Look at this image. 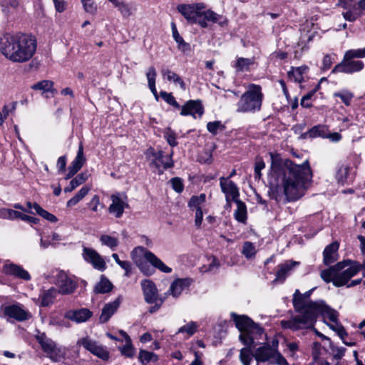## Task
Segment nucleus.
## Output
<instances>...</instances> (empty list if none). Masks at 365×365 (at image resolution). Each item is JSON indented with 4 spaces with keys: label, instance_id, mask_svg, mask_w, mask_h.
Listing matches in <instances>:
<instances>
[{
    "label": "nucleus",
    "instance_id": "obj_1",
    "mask_svg": "<svg viewBox=\"0 0 365 365\" xmlns=\"http://www.w3.org/2000/svg\"><path fill=\"white\" fill-rule=\"evenodd\" d=\"M271 170L269 175V196L277 202L296 201L305 193L312 173L308 160L302 164L270 153Z\"/></svg>",
    "mask_w": 365,
    "mask_h": 365
},
{
    "label": "nucleus",
    "instance_id": "obj_2",
    "mask_svg": "<svg viewBox=\"0 0 365 365\" xmlns=\"http://www.w3.org/2000/svg\"><path fill=\"white\" fill-rule=\"evenodd\" d=\"M292 304L298 314L292 315L289 319L280 321L282 329H290L292 331L312 327L318 314L324 311L325 307L324 302L322 300L307 301L299 289H296L293 294Z\"/></svg>",
    "mask_w": 365,
    "mask_h": 365
},
{
    "label": "nucleus",
    "instance_id": "obj_3",
    "mask_svg": "<svg viewBox=\"0 0 365 365\" xmlns=\"http://www.w3.org/2000/svg\"><path fill=\"white\" fill-rule=\"evenodd\" d=\"M36 51L34 38L26 34H6L0 39V51L13 63H25L32 58Z\"/></svg>",
    "mask_w": 365,
    "mask_h": 365
},
{
    "label": "nucleus",
    "instance_id": "obj_4",
    "mask_svg": "<svg viewBox=\"0 0 365 365\" xmlns=\"http://www.w3.org/2000/svg\"><path fill=\"white\" fill-rule=\"evenodd\" d=\"M360 269L361 266L357 262L343 260L322 270L320 276L324 282H332L335 287H340L345 285Z\"/></svg>",
    "mask_w": 365,
    "mask_h": 365
},
{
    "label": "nucleus",
    "instance_id": "obj_5",
    "mask_svg": "<svg viewBox=\"0 0 365 365\" xmlns=\"http://www.w3.org/2000/svg\"><path fill=\"white\" fill-rule=\"evenodd\" d=\"M206 8L204 3L181 4L177 6V10L189 23L197 24L202 28H207V21L217 23L221 16Z\"/></svg>",
    "mask_w": 365,
    "mask_h": 365
},
{
    "label": "nucleus",
    "instance_id": "obj_6",
    "mask_svg": "<svg viewBox=\"0 0 365 365\" xmlns=\"http://www.w3.org/2000/svg\"><path fill=\"white\" fill-rule=\"evenodd\" d=\"M230 315L240 331L239 339L242 343L247 346H255V341L259 340L264 334V329L246 315H238L234 312Z\"/></svg>",
    "mask_w": 365,
    "mask_h": 365
},
{
    "label": "nucleus",
    "instance_id": "obj_7",
    "mask_svg": "<svg viewBox=\"0 0 365 365\" xmlns=\"http://www.w3.org/2000/svg\"><path fill=\"white\" fill-rule=\"evenodd\" d=\"M263 94L259 85H248L246 92L242 95L237 103V111L242 113H255L259 110Z\"/></svg>",
    "mask_w": 365,
    "mask_h": 365
},
{
    "label": "nucleus",
    "instance_id": "obj_8",
    "mask_svg": "<svg viewBox=\"0 0 365 365\" xmlns=\"http://www.w3.org/2000/svg\"><path fill=\"white\" fill-rule=\"evenodd\" d=\"M278 342L272 346L264 344L254 350L255 359L257 363L269 362L278 365H288L285 358L277 350Z\"/></svg>",
    "mask_w": 365,
    "mask_h": 365
},
{
    "label": "nucleus",
    "instance_id": "obj_9",
    "mask_svg": "<svg viewBox=\"0 0 365 365\" xmlns=\"http://www.w3.org/2000/svg\"><path fill=\"white\" fill-rule=\"evenodd\" d=\"M53 282L58 288V292L62 294H70L76 288V283L62 270H56L52 273Z\"/></svg>",
    "mask_w": 365,
    "mask_h": 365
},
{
    "label": "nucleus",
    "instance_id": "obj_10",
    "mask_svg": "<svg viewBox=\"0 0 365 365\" xmlns=\"http://www.w3.org/2000/svg\"><path fill=\"white\" fill-rule=\"evenodd\" d=\"M77 344L82 346L85 349L103 361L109 359L110 354L106 347L88 336L80 339L77 341Z\"/></svg>",
    "mask_w": 365,
    "mask_h": 365
},
{
    "label": "nucleus",
    "instance_id": "obj_11",
    "mask_svg": "<svg viewBox=\"0 0 365 365\" xmlns=\"http://www.w3.org/2000/svg\"><path fill=\"white\" fill-rule=\"evenodd\" d=\"M36 339L41 345L43 351L48 354L52 360L58 361L61 359L62 354L60 349L56 347L54 341L47 337L45 333L38 332L36 335Z\"/></svg>",
    "mask_w": 365,
    "mask_h": 365
},
{
    "label": "nucleus",
    "instance_id": "obj_12",
    "mask_svg": "<svg viewBox=\"0 0 365 365\" xmlns=\"http://www.w3.org/2000/svg\"><path fill=\"white\" fill-rule=\"evenodd\" d=\"M220 186L222 192L225 195L227 205H230L232 202L239 200L240 191L235 182L228 180V178L221 177L220 178Z\"/></svg>",
    "mask_w": 365,
    "mask_h": 365
},
{
    "label": "nucleus",
    "instance_id": "obj_13",
    "mask_svg": "<svg viewBox=\"0 0 365 365\" xmlns=\"http://www.w3.org/2000/svg\"><path fill=\"white\" fill-rule=\"evenodd\" d=\"M110 200L112 203L108 207L109 212L117 218L120 217L125 208L128 207L127 195L124 192H116L111 195Z\"/></svg>",
    "mask_w": 365,
    "mask_h": 365
},
{
    "label": "nucleus",
    "instance_id": "obj_14",
    "mask_svg": "<svg viewBox=\"0 0 365 365\" xmlns=\"http://www.w3.org/2000/svg\"><path fill=\"white\" fill-rule=\"evenodd\" d=\"M364 67V64L363 61L360 60L355 61L351 58H345L344 56L343 61L335 66L332 70V73H344L351 74L361 71Z\"/></svg>",
    "mask_w": 365,
    "mask_h": 365
},
{
    "label": "nucleus",
    "instance_id": "obj_15",
    "mask_svg": "<svg viewBox=\"0 0 365 365\" xmlns=\"http://www.w3.org/2000/svg\"><path fill=\"white\" fill-rule=\"evenodd\" d=\"M82 256L83 259L91 264L96 269L103 272L106 269L104 259L94 249L83 247Z\"/></svg>",
    "mask_w": 365,
    "mask_h": 365
},
{
    "label": "nucleus",
    "instance_id": "obj_16",
    "mask_svg": "<svg viewBox=\"0 0 365 365\" xmlns=\"http://www.w3.org/2000/svg\"><path fill=\"white\" fill-rule=\"evenodd\" d=\"M4 314L5 316L14 319L18 322L26 321L32 317L31 314L21 304L5 307Z\"/></svg>",
    "mask_w": 365,
    "mask_h": 365
},
{
    "label": "nucleus",
    "instance_id": "obj_17",
    "mask_svg": "<svg viewBox=\"0 0 365 365\" xmlns=\"http://www.w3.org/2000/svg\"><path fill=\"white\" fill-rule=\"evenodd\" d=\"M144 299L148 304H153L158 301V291L153 282L150 279H143L140 282Z\"/></svg>",
    "mask_w": 365,
    "mask_h": 365
},
{
    "label": "nucleus",
    "instance_id": "obj_18",
    "mask_svg": "<svg viewBox=\"0 0 365 365\" xmlns=\"http://www.w3.org/2000/svg\"><path fill=\"white\" fill-rule=\"evenodd\" d=\"M93 312L88 308L70 309L65 313V317L77 324L86 322L93 317Z\"/></svg>",
    "mask_w": 365,
    "mask_h": 365
},
{
    "label": "nucleus",
    "instance_id": "obj_19",
    "mask_svg": "<svg viewBox=\"0 0 365 365\" xmlns=\"http://www.w3.org/2000/svg\"><path fill=\"white\" fill-rule=\"evenodd\" d=\"M123 301L122 296L118 297L113 302L106 304L101 311L99 317L101 323L104 324L108 322L111 317L116 312L120 304Z\"/></svg>",
    "mask_w": 365,
    "mask_h": 365
},
{
    "label": "nucleus",
    "instance_id": "obj_20",
    "mask_svg": "<svg viewBox=\"0 0 365 365\" xmlns=\"http://www.w3.org/2000/svg\"><path fill=\"white\" fill-rule=\"evenodd\" d=\"M354 173L353 168L347 163H342L338 165L336 173V178L339 183L344 184L353 180Z\"/></svg>",
    "mask_w": 365,
    "mask_h": 365
},
{
    "label": "nucleus",
    "instance_id": "obj_21",
    "mask_svg": "<svg viewBox=\"0 0 365 365\" xmlns=\"http://www.w3.org/2000/svg\"><path fill=\"white\" fill-rule=\"evenodd\" d=\"M339 245L335 241L327 245L323 251V263L329 266L335 262L339 257L338 250Z\"/></svg>",
    "mask_w": 365,
    "mask_h": 365
},
{
    "label": "nucleus",
    "instance_id": "obj_22",
    "mask_svg": "<svg viewBox=\"0 0 365 365\" xmlns=\"http://www.w3.org/2000/svg\"><path fill=\"white\" fill-rule=\"evenodd\" d=\"M31 89L39 91L45 98H52L56 93L53 88V82L49 80H43L31 86Z\"/></svg>",
    "mask_w": 365,
    "mask_h": 365
},
{
    "label": "nucleus",
    "instance_id": "obj_23",
    "mask_svg": "<svg viewBox=\"0 0 365 365\" xmlns=\"http://www.w3.org/2000/svg\"><path fill=\"white\" fill-rule=\"evenodd\" d=\"M4 271L6 274L14 276L15 277L29 281L31 275L21 266L16 264H9L4 266Z\"/></svg>",
    "mask_w": 365,
    "mask_h": 365
},
{
    "label": "nucleus",
    "instance_id": "obj_24",
    "mask_svg": "<svg viewBox=\"0 0 365 365\" xmlns=\"http://www.w3.org/2000/svg\"><path fill=\"white\" fill-rule=\"evenodd\" d=\"M192 279L189 278L177 279L172 282L168 292L174 297H178L185 288L190 285Z\"/></svg>",
    "mask_w": 365,
    "mask_h": 365
},
{
    "label": "nucleus",
    "instance_id": "obj_25",
    "mask_svg": "<svg viewBox=\"0 0 365 365\" xmlns=\"http://www.w3.org/2000/svg\"><path fill=\"white\" fill-rule=\"evenodd\" d=\"M204 108L201 101L190 100L182 107L180 114H203Z\"/></svg>",
    "mask_w": 365,
    "mask_h": 365
},
{
    "label": "nucleus",
    "instance_id": "obj_26",
    "mask_svg": "<svg viewBox=\"0 0 365 365\" xmlns=\"http://www.w3.org/2000/svg\"><path fill=\"white\" fill-rule=\"evenodd\" d=\"M255 65V58L238 57L232 62V66L237 72H248Z\"/></svg>",
    "mask_w": 365,
    "mask_h": 365
},
{
    "label": "nucleus",
    "instance_id": "obj_27",
    "mask_svg": "<svg viewBox=\"0 0 365 365\" xmlns=\"http://www.w3.org/2000/svg\"><path fill=\"white\" fill-rule=\"evenodd\" d=\"M298 264L299 262L295 261H287L279 264L275 280L283 282L293 268Z\"/></svg>",
    "mask_w": 365,
    "mask_h": 365
},
{
    "label": "nucleus",
    "instance_id": "obj_28",
    "mask_svg": "<svg viewBox=\"0 0 365 365\" xmlns=\"http://www.w3.org/2000/svg\"><path fill=\"white\" fill-rule=\"evenodd\" d=\"M145 259L155 268L158 269L164 273H170L172 269L165 265L161 259L150 251L145 253Z\"/></svg>",
    "mask_w": 365,
    "mask_h": 365
},
{
    "label": "nucleus",
    "instance_id": "obj_29",
    "mask_svg": "<svg viewBox=\"0 0 365 365\" xmlns=\"http://www.w3.org/2000/svg\"><path fill=\"white\" fill-rule=\"evenodd\" d=\"M172 34L174 40L178 44V48L183 53L190 51V46L185 42L183 38L180 35L178 31L176 25L174 22L171 24Z\"/></svg>",
    "mask_w": 365,
    "mask_h": 365
},
{
    "label": "nucleus",
    "instance_id": "obj_30",
    "mask_svg": "<svg viewBox=\"0 0 365 365\" xmlns=\"http://www.w3.org/2000/svg\"><path fill=\"white\" fill-rule=\"evenodd\" d=\"M163 78L167 79L170 82L178 84L181 89L185 90V83L183 80L174 71L168 68H163L161 70Z\"/></svg>",
    "mask_w": 365,
    "mask_h": 365
},
{
    "label": "nucleus",
    "instance_id": "obj_31",
    "mask_svg": "<svg viewBox=\"0 0 365 365\" xmlns=\"http://www.w3.org/2000/svg\"><path fill=\"white\" fill-rule=\"evenodd\" d=\"M328 134V128L327 125H317L312 127L307 132L304 133L305 137L314 138L320 137L322 138H327Z\"/></svg>",
    "mask_w": 365,
    "mask_h": 365
},
{
    "label": "nucleus",
    "instance_id": "obj_32",
    "mask_svg": "<svg viewBox=\"0 0 365 365\" xmlns=\"http://www.w3.org/2000/svg\"><path fill=\"white\" fill-rule=\"evenodd\" d=\"M160 153V156L157 157V162L160 165V168L162 166L164 170H167L168 168H171L174 166V161L173 160V151L171 150L169 155H165L164 152L162 150H159ZM160 173L162 171L158 170Z\"/></svg>",
    "mask_w": 365,
    "mask_h": 365
},
{
    "label": "nucleus",
    "instance_id": "obj_33",
    "mask_svg": "<svg viewBox=\"0 0 365 365\" xmlns=\"http://www.w3.org/2000/svg\"><path fill=\"white\" fill-rule=\"evenodd\" d=\"M237 205V209L235 211V218L239 222L245 223L247 220V207L245 202L240 199L234 201Z\"/></svg>",
    "mask_w": 365,
    "mask_h": 365
},
{
    "label": "nucleus",
    "instance_id": "obj_34",
    "mask_svg": "<svg viewBox=\"0 0 365 365\" xmlns=\"http://www.w3.org/2000/svg\"><path fill=\"white\" fill-rule=\"evenodd\" d=\"M253 348L254 346H246L240 349L239 358L242 365H251V362L255 358L254 353L252 351Z\"/></svg>",
    "mask_w": 365,
    "mask_h": 365
},
{
    "label": "nucleus",
    "instance_id": "obj_35",
    "mask_svg": "<svg viewBox=\"0 0 365 365\" xmlns=\"http://www.w3.org/2000/svg\"><path fill=\"white\" fill-rule=\"evenodd\" d=\"M308 70L307 67H297L292 68L291 71L288 72V78L290 81L301 83L304 80V74L306 73Z\"/></svg>",
    "mask_w": 365,
    "mask_h": 365
},
{
    "label": "nucleus",
    "instance_id": "obj_36",
    "mask_svg": "<svg viewBox=\"0 0 365 365\" xmlns=\"http://www.w3.org/2000/svg\"><path fill=\"white\" fill-rule=\"evenodd\" d=\"M333 96L334 98H339L340 101L346 106L351 105V101L354 98V93L351 91L346 88L339 90L338 91L334 93Z\"/></svg>",
    "mask_w": 365,
    "mask_h": 365
},
{
    "label": "nucleus",
    "instance_id": "obj_37",
    "mask_svg": "<svg viewBox=\"0 0 365 365\" xmlns=\"http://www.w3.org/2000/svg\"><path fill=\"white\" fill-rule=\"evenodd\" d=\"M115 6L118 8V11L124 18H128L130 16L133 15L136 10L134 5L124 1H118Z\"/></svg>",
    "mask_w": 365,
    "mask_h": 365
},
{
    "label": "nucleus",
    "instance_id": "obj_38",
    "mask_svg": "<svg viewBox=\"0 0 365 365\" xmlns=\"http://www.w3.org/2000/svg\"><path fill=\"white\" fill-rule=\"evenodd\" d=\"M112 288V283L104 276H101L100 281L95 286L94 291L96 293L104 294L109 292Z\"/></svg>",
    "mask_w": 365,
    "mask_h": 365
},
{
    "label": "nucleus",
    "instance_id": "obj_39",
    "mask_svg": "<svg viewBox=\"0 0 365 365\" xmlns=\"http://www.w3.org/2000/svg\"><path fill=\"white\" fill-rule=\"evenodd\" d=\"M58 290L53 287L44 292L40 297L41 298V306L48 307L53 302V299L56 297Z\"/></svg>",
    "mask_w": 365,
    "mask_h": 365
},
{
    "label": "nucleus",
    "instance_id": "obj_40",
    "mask_svg": "<svg viewBox=\"0 0 365 365\" xmlns=\"http://www.w3.org/2000/svg\"><path fill=\"white\" fill-rule=\"evenodd\" d=\"M87 180V175L85 173H80L73 178L68 186L64 188L65 192H70L76 189L78 186L83 184Z\"/></svg>",
    "mask_w": 365,
    "mask_h": 365
},
{
    "label": "nucleus",
    "instance_id": "obj_41",
    "mask_svg": "<svg viewBox=\"0 0 365 365\" xmlns=\"http://www.w3.org/2000/svg\"><path fill=\"white\" fill-rule=\"evenodd\" d=\"M138 359L142 365H147L150 361H157L158 356L153 352L140 349L139 351Z\"/></svg>",
    "mask_w": 365,
    "mask_h": 365
},
{
    "label": "nucleus",
    "instance_id": "obj_42",
    "mask_svg": "<svg viewBox=\"0 0 365 365\" xmlns=\"http://www.w3.org/2000/svg\"><path fill=\"white\" fill-rule=\"evenodd\" d=\"M120 334H122L126 339V344L120 349V352L123 355L128 357L133 358L135 355V349L131 344L130 337L128 335L123 331H120Z\"/></svg>",
    "mask_w": 365,
    "mask_h": 365
},
{
    "label": "nucleus",
    "instance_id": "obj_43",
    "mask_svg": "<svg viewBox=\"0 0 365 365\" xmlns=\"http://www.w3.org/2000/svg\"><path fill=\"white\" fill-rule=\"evenodd\" d=\"M99 240L102 245L109 247L113 251L115 250L119 245V240L117 237L108 235H101Z\"/></svg>",
    "mask_w": 365,
    "mask_h": 365
},
{
    "label": "nucleus",
    "instance_id": "obj_44",
    "mask_svg": "<svg viewBox=\"0 0 365 365\" xmlns=\"http://www.w3.org/2000/svg\"><path fill=\"white\" fill-rule=\"evenodd\" d=\"M2 11L7 16L16 10L19 6V0H4L1 3Z\"/></svg>",
    "mask_w": 365,
    "mask_h": 365
},
{
    "label": "nucleus",
    "instance_id": "obj_45",
    "mask_svg": "<svg viewBox=\"0 0 365 365\" xmlns=\"http://www.w3.org/2000/svg\"><path fill=\"white\" fill-rule=\"evenodd\" d=\"M86 158L84 156L83 153V143L81 142L78 145V150L77 152V155L76 158L73 159V160L71 163V165L76 167L79 170L83 167L84 163H86Z\"/></svg>",
    "mask_w": 365,
    "mask_h": 365
},
{
    "label": "nucleus",
    "instance_id": "obj_46",
    "mask_svg": "<svg viewBox=\"0 0 365 365\" xmlns=\"http://www.w3.org/2000/svg\"><path fill=\"white\" fill-rule=\"evenodd\" d=\"M145 155L147 159L150 161V165L160 170V165L157 162V157L160 156L159 150L156 151L153 148H149L145 152Z\"/></svg>",
    "mask_w": 365,
    "mask_h": 365
},
{
    "label": "nucleus",
    "instance_id": "obj_47",
    "mask_svg": "<svg viewBox=\"0 0 365 365\" xmlns=\"http://www.w3.org/2000/svg\"><path fill=\"white\" fill-rule=\"evenodd\" d=\"M164 138L171 147H175L178 143L176 140V133L170 128H166L163 131Z\"/></svg>",
    "mask_w": 365,
    "mask_h": 365
},
{
    "label": "nucleus",
    "instance_id": "obj_48",
    "mask_svg": "<svg viewBox=\"0 0 365 365\" xmlns=\"http://www.w3.org/2000/svg\"><path fill=\"white\" fill-rule=\"evenodd\" d=\"M242 253L247 259L255 257L256 254V248L255 245L249 241L244 242Z\"/></svg>",
    "mask_w": 365,
    "mask_h": 365
},
{
    "label": "nucleus",
    "instance_id": "obj_49",
    "mask_svg": "<svg viewBox=\"0 0 365 365\" xmlns=\"http://www.w3.org/2000/svg\"><path fill=\"white\" fill-rule=\"evenodd\" d=\"M19 216V212L9 208H1L0 209V218L14 220L18 219Z\"/></svg>",
    "mask_w": 365,
    "mask_h": 365
},
{
    "label": "nucleus",
    "instance_id": "obj_50",
    "mask_svg": "<svg viewBox=\"0 0 365 365\" xmlns=\"http://www.w3.org/2000/svg\"><path fill=\"white\" fill-rule=\"evenodd\" d=\"M207 130L215 135L219 131H223L225 129V125L220 120L209 122L207 124Z\"/></svg>",
    "mask_w": 365,
    "mask_h": 365
},
{
    "label": "nucleus",
    "instance_id": "obj_51",
    "mask_svg": "<svg viewBox=\"0 0 365 365\" xmlns=\"http://www.w3.org/2000/svg\"><path fill=\"white\" fill-rule=\"evenodd\" d=\"M205 201V195L201 194L200 196H192L189 202L188 206L192 210L201 209L200 205Z\"/></svg>",
    "mask_w": 365,
    "mask_h": 365
},
{
    "label": "nucleus",
    "instance_id": "obj_52",
    "mask_svg": "<svg viewBox=\"0 0 365 365\" xmlns=\"http://www.w3.org/2000/svg\"><path fill=\"white\" fill-rule=\"evenodd\" d=\"M345 58H361L365 57V47L364 48L350 49L345 53Z\"/></svg>",
    "mask_w": 365,
    "mask_h": 365
},
{
    "label": "nucleus",
    "instance_id": "obj_53",
    "mask_svg": "<svg viewBox=\"0 0 365 365\" xmlns=\"http://www.w3.org/2000/svg\"><path fill=\"white\" fill-rule=\"evenodd\" d=\"M197 326L195 322H191L181 327L178 333H186L188 336H192L197 331Z\"/></svg>",
    "mask_w": 365,
    "mask_h": 365
},
{
    "label": "nucleus",
    "instance_id": "obj_54",
    "mask_svg": "<svg viewBox=\"0 0 365 365\" xmlns=\"http://www.w3.org/2000/svg\"><path fill=\"white\" fill-rule=\"evenodd\" d=\"M86 12L94 14L97 11V5L93 0H81Z\"/></svg>",
    "mask_w": 365,
    "mask_h": 365
},
{
    "label": "nucleus",
    "instance_id": "obj_55",
    "mask_svg": "<svg viewBox=\"0 0 365 365\" xmlns=\"http://www.w3.org/2000/svg\"><path fill=\"white\" fill-rule=\"evenodd\" d=\"M160 96L169 105L173 106L175 108H180V105L175 101V98L171 93H167L165 91H160Z\"/></svg>",
    "mask_w": 365,
    "mask_h": 365
},
{
    "label": "nucleus",
    "instance_id": "obj_56",
    "mask_svg": "<svg viewBox=\"0 0 365 365\" xmlns=\"http://www.w3.org/2000/svg\"><path fill=\"white\" fill-rule=\"evenodd\" d=\"M329 346L331 349V353L334 359H340L344 356L346 351L345 348L335 346L331 342H330Z\"/></svg>",
    "mask_w": 365,
    "mask_h": 365
},
{
    "label": "nucleus",
    "instance_id": "obj_57",
    "mask_svg": "<svg viewBox=\"0 0 365 365\" xmlns=\"http://www.w3.org/2000/svg\"><path fill=\"white\" fill-rule=\"evenodd\" d=\"M156 76L157 73L155 68L153 66L150 67L146 73V77L149 87H153V85L155 84Z\"/></svg>",
    "mask_w": 365,
    "mask_h": 365
},
{
    "label": "nucleus",
    "instance_id": "obj_58",
    "mask_svg": "<svg viewBox=\"0 0 365 365\" xmlns=\"http://www.w3.org/2000/svg\"><path fill=\"white\" fill-rule=\"evenodd\" d=\"M264 168H265V163L262 159L257 160L255 162V173H254L255 180H259L261 178V176H262L261 171Z\"/></svg>",
    "mask_w": 365,
    "mask_h": 365
},
{
    "label": "nucleus",
    "instance_id": "obj_59",
    "mask_svg": "<svg viewBox=\"0 0 365 365\" xmlns=\"http://www.w3.org/2000/svg\"><path fill=\"white\" fill-rule=\"evenodd\" d=\"M329 327L332 330H334L337 334V335L341 338V340H344V337H346L347 336V333L345 329L341 324H339L336 322L335 324L329 325Z\"/></svg>",
    "mask_w": 365,
    "mask_h": 365
},
{
    "label": "nucleus",
    "instance_id": "obj_60",
    "mask_svg": "<svg viewBox=\"0 0 365 365\" xmlns=\"http://www.w3.org/2000/svg\"><path fill=\"white\" fill-rule=\"evenodd\" d=\"M138 266L140 271L145 275H151L154 272L153 267H150L147 260L146 262L139 263Z\"/></svg>",
    "mask_w": 365,
    "mask_h": 365
},
{
    "label": "nucleus",
    "instance_id": "obj_61",
    "mask_svg": "<svg viewBox=\"0 0 365 365\" xmlns=\"http://www.w3.org/2000/svg\"><path fill=\"white\" fill-rule=\"evenodd\" d=\"M172 187L175 191L180 193L184 188L182 182L179 178H173L171 179Z\"/></svg>",
    "mask_w": 365,
    "mask_h": 365
},
{
    "label": "nucleus",
    "instance_id": "obj_62",
    "mask_svg": "<svg viewBox=\"0 0 365 365\" xmlns=\"http://www.w3.org/2000/svg\"><path fill=\"white\" fill-rule=\"evenodd\" d=\"M220 267V263L217 259L215 257H212V261L210 264L207 266H203L202 267V272H212L215 269H217Z\"/></svg>",
    "mask_w": 365,
    "mask_h": 365
},
{
    "label": "nucleus",
    "instance_id": "obj_63",
    "mask_svg": "<svg viewBox=\"0 0 365 365\" xmlns=\"http://www.w3.org/2000/svg\"><path fill=\"white\" fill-rule=\"evenodd\" d=\"M198 160L201 163L210 164L212 162V155L210 151L202 153L198 158Z\"/></svg>",
    "mask_w": 365,
    "mask_h": 365
},
{
    "label": "nucleus",
    "instance_id": "obj_64",
    "mask_svg": "<svg viewBox=\"0 0 365 365\" xmlns=\"http://www.w3.org/2000/svg\"><path fill=\"white\" fill-rule=\"evenodd\" d=\"M55 9L58 13L63 12L67 7V3L65 0H53Z\"/></svg>",
    "mask_w": 365,
    "mask_h": 365
}]
</instances>
